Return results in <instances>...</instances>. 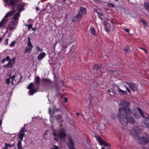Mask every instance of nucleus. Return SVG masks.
I'll use <instances>...</instances> for the list:
<instances>
[{
  "instance_id": "f257e3e1",
  "label": "nucleus",
  "mask_w": 149,
  "mask_h": 149,
  "mask_svg": "<svg viewBox=\"0 0 149 149\" xmlns=\"http://www.w3.org/2000/svg\"><path fill=\"white\" fill-rule=\"evenodd\" d=\"M130 103L128 101L124 100L121 101L119 106L123 107H120L119 109V112L120 113L118 114L117 117L119 121L123 125L126 126L128 123L134 124L135 123L134 119L131 116H128L131 115L132 111L129 108Z\"/></svg>"
},
{
  "instance_id": "f03ea898",
  "label": "nucleus",
  "mask_w": 149,
  "mask_h": 149,
  "mask_svg": "<svg viewBox=\"0 0 149 149\" xmlns=\"http://www.w3.org/2000/svg\"><path fill=\"white\" fill-rule=\"evenodd\" d=\"M53 135L55 136L54 140L57 142H59V139L61 140L64 138L66 136V131L63 128H61L60 130L59 133H56L55 131L53 133Z\"/></svg>"
},
{
  "instance_id": "7ed1b4c3",
  "label": "nucleus",
  "mask_w": 149,
  "mask_h": 149,
  "mask_svg": "<svg viewBox=\"0 0 149 149\" xmlns=\"http://www.w3.org/2000/svg\"><path fill=\"white\" fill-rule=\"evenodd\" d=\"M138 141L141 144L146 145L149 142V138L145 136H142L138 139Z\"/></svg>"
},
{
  "instance_id": "20e7f679",
  "label": "nucleus",
  "mask_w": 149,
  "mask_h": 149,
  "mask_svg": "<svg viewBox=\"0 0 149 149\" xmlns=\"http://www.w3.org/2000/svg\"><path fill=\"white\" fill-rule=\"evenodd\" d=\"M27 131L25 130V126L22 127L19 133L18 134V137L20 139V140L21 141H22L23 139V138L25 134L24 133L26 132Z\"/></svg>"
},
{
  "instance_id": "39448f33",
  "label": "nucleus",
  "mask_w": 149,
  "mask_h": 149,
  "mask_svg": "<svg viewBox=\"0 0 149 149\" xmlns=\"http://www.w3.org/2000/svg\"><path fill=\"white\" fill-rule=\"evenodd\" d=\"M15 58H12L10 60L8 61V62L6 65H4L3 67L4 68H11L13 67V65L15 63Z\"/></svg>"
},
{
  "instance_id": "423d86ee",
  "label": "nucleus",
  "mask_w": 149,
  "mask_h": 149,
  "mask_svg": "<svg viewBox=\"0 0 149 149\" xmlns=\"http://www.w3.org/2000/svg\"><path fill=\"white\" fill-rule=\"evenodd\" d=\"M126 83L128 84L130 88L133 91H136L137 90L138 86L134 82L130 83L127 82Z\"/></svg>"
},
{
  "instance_id": "0eeeda50",
  "label": "nucleus",
  "mask_w": 149,
  "mask_h": 149,
  "mask_svg": "<svg viewBox=\"0 0 149 149\" xmlns=\"http://www.w3.org/2000/svg\"><path fill=\"white\" fill-rule=\"evenodd\" d=\"M15 76L14 75H13V76L12 77V80H11V83L13 85H17L18 84L20 83V81L22 80V76L21 75H20V78L19 79H17V81H16V80H15V83H14L13 82V80L15 79Z\"/></svg>"
},
{
  "instance_id": "6e6552de",
  "label": "nucleus",
  "mask_w": 149,
  "mask_h": 149,
  "mask_svg": "<svg viewBox=\"0 0 149 149\" xmlns=\"http://www.w3.org/2000/svg\"><path fill=\"white\" fill-rule=\"evenodd\" d=\"M130 133L134 139H137L139 136V134L138 132L134 129L131 130Z\"/></svg>"
},
{
  "instance_id": "1a4fd4ad",
  "label": "nucleus",
  "mask_w": 149,
  "mask_h": 149,
  "mask_svg": "<svg viewBox=\"0 0 149 149\" xmlns=\"http://www.w3.org/2000/svg\"><path fill=\"white\" fill-rule=\"evenodd\" d=\"M68 140L69 143V149H76L74 146V143L72 139L70 138H69L68 139Z\"/></svg>"
},
{
  "instance_id": "9d476101",
  "label": "nucleus",
  "mask_w": 149,
  "mask_h": 149,
  "mask_svg": "<svg viewBox=\"0 0 149 149\" xmlns=\"http://www.w3.org/2000/svg\"><path fill=\"white\" fill-rule=\"evenodd\" d=\"M105 30L107 32L110 31L111 24L107 22H105L104 24Z\"/></svg>"
},
{
  "instance_id": "9b49d317",
  "label": "nucleus",
  "mask_w": 149,
  "mask_h": 149,
  "mask_svg": "<svg viewBox=\"0 0 149 149\" xmlns=\"http://www.w3.org/2000/svg\"><path fill=\"white\" fill-rule=\"evenodd\" d=\"M16 10L15 9L13 10L12 11L6 13L3 19H7L6 18L11 16L12 15L14 14Z\"/></svg>"
},
{
  "instance_id": "f8f14e48",
  "label": "nucleus",
  "mask_w": 149,
  "mask_h": 149,
  "mask_svg": "<svg viewBox=\"0 0 149 149\" xmlns=\"http://www.w3.org/2000/svg\"><path fill=\"white\" fill-rule=\"evenodd\" d=\"M40 77L38 76H37L34 79V82L36 85L38 86L40 85Z\"/></svg>"
},
{
  "instance_id": "ddd939ff",
  "label": "nucleus",
  "mask_w": 149,
  "mask_h": 149,
  "mask_svg": "<svg viewBox=\"0 0 149 149\" xmlns=\"http://www.w3.org/2000/svg\"><path fill=\"white\" fill-rule=\"evenodd\" d=\"M45 53L44 52H42L38 55L37 58L39 60H41L45 57Z\"/></svg>"
},
{
  "instance_id": "4468645a",
  "label": "nucleus",
  "mask_w": 149,
  "mask_h": 149,
  "mask_svg": "<svg viewBox=\"0 0 149 149\" xmlns=\"http://www.w3.org/2000/svg\"><path fill=\"white\" fill-rule=\"evenodd\" d=\"M23 5L21 4H19L17 7V10L20 13L23 10Z\"/></svg>"
},
{
  "instance_id": "2eb2a0df",
  "label": "nucleus",
  "mask_w": 149,
  "mask_h": 149,
  "mask_svg": "<svg viewBox=\"0 0 149 149\" xmlns=\"http://www.w3.org/2000/svg\"><path fill=\"white\" fill-rule=\"evenodd\" d=\"M101 65L100 64H95L94 65L93 69L96 71L99 70L101 67Z\"/></svg>"
},
{
  "instance_id": "dca6fc26",
  "label": "nucleus",
  "mask_w": 149,
  "mask_h": 149,
  "mask_svg": "<svg viewBox=\"0 0 149 149\" xmlns=\"http://www.w3.org/2000/svg\"><path fill=\"white\" fill-rule=\"evenodd\" d=\"M55 119L57 120L58 121H59L60 120H61L60 121V123H61L63 121V120L62 119V117L61 115L58 114L57 116H55Z\"/></svg>"
},
{
  "instance_id": "f3484780",
  "label": "nucleus",
  "mask_w": 149,
  "mask_h": 149,
  "mask_svg": "<svg viewBox=\"0 0 149 149\" xmlns=\"http://www.w3.org/2000/svg\"><path fill=\"white\" fill-rule=\"evenodd\" d=\"M90 30L93 35L95 36L97 35L95 28L93 26H90Z\"/></svg>"
},
{
  "instance_id": "a211bd4d",
  "label": "nucleus",
  "mask_w": 149,
  "mask_h": 149,
  "mask_svg": "<svg viewBox=\"0 0 149 149\" xmlns=\"http://www.w3.org/2000/svg\"><path fill=\"white\" fill-rule=\"evenodd\" d=\"M117 89L118 90L119 93L120 94H122L124 95H127V93L126 91H123L120 89L119 87H118Z\"/></svg>"
},
{
  "instance_id": "6ab92c4d",
  "label": "nucleus",
  "mask_w": 149,
  "mask_h": 149,
  "mask_svg": "<svg viewBox=\"0 0 149 149\" xmlns=\"http://www.w3.org/2000/svg\"><path fill=\"white\" fill-rule=\"evenodd\" d=\"M144 8L147 11L149 12V3L146 1L144 3Z\"/></svg>"
},
{
  "instance_id": "aec40b11",
  "label": "nucleus",
  "mask_w": 149,
  "mask_h": 149,
  "mask_svg": "<svg viewBox=\"0 0 149 149\" xmlns=\"http://www.w3.org/2000/svg\"><path fill=\"white\" fill-rule=\"evenodd\" d=\"M79 12L81 13V15L83 14H85L86 13V8L81 7L80 9V11Z\"/></svg>"
},
{
  "instance_id": "412c9836",
  "label": "nucleus",
  "mask_w": 149,
  "mask_h": 149,
  "mask_svg": "<svg viewBox=\"0 0 149 149\" xmlns=\"http://www.w3.org/2000/svg\"><path fill=\"white\" fill-rule=\"evenodd\" d=\"M20 13H18L15 14L13 17V19L14 20L18 21L20 16Z\"/></svg>"
},
{
  "instance_id": "4be33fe9",
  "label": "nucleus",
  "mask_w": 149,
  "mask_h": 149,
  "mask_svg": "<svg viewBox=\"0 0 149 149\" xmlns=\"http://www.w3.org/2000/svg\"><path fill=\"white\" fill-rule=\"evenodd\" d=\"M28 42L27 43V45L30 47L32 48L33 46L31 42L30 41V38L29 37H28Z\"/></svg>"
},
{
  "instance_id": "5701e85b",
  "label": "nucleus",
  "mask_w": 149,
  "mask_h": 149,
  "mask_svg": "<svg viewBox=\"0 0 149 149\" xmlns=\"http://www.w3.org/2000/svg\"><path fill=\"white\" fill-rule=\"evenodd\" d=\"M18 149H23L22 145V142L20 141H18L17 143Z\"/></svg>"
},
{
  "instance_id": "b1692460",
  "label": "nucleus",
  "mask_w": 149,
  "mask_h": 149,
  "mask_svg": "<svg viewBox=\"0 0 149 149\" xmlns=\"http://www.w3.org/2000/svg\"><path fill=\"white\" fill-rule=\"evenodd\" d=\"M123 50L124 52L126 53L127 52H131V50L128 46H127Z\"/></svg>"
},
{
  "instance_id": "393cba45",
  "label": "nucleus",
  "mask_w": 149,
  "mask_h": 149,
  "mask_svg": "<svg viewBox=\"0 0 149 149\" xmlns=\"http://www.w3.org/2000/svg\"><path fill=\"white\" fill-rule=\"evenodd\" d=\"M32 49V48H31L28 47H26L25 49V52H24V54H26L27 52L30 53L31 52Z\"/></svg>"
},
{
  "instance_id": "a878e982",
  "label": "nucleus",
  "mask_w": 149,
  "mask_h": 149,
  "mask_svg": "<svg viewBox=\"0 0 149 149\" xmlns=\"http://www.w3.org/2000/svg\"><path fill=\"white\" fill-rule=\"evenodd\" d=\"M137 109L139 112V113L142 116V117L143 118H144L145 116L144 115L143 112L142 111L141 109L138 107L137 108Z\"/></svg>"
},
{
  "instance_id": "bb28decb",
  "label": "nucleus",
  "mask_w": 149,
  "mask_h": 149,
  "mask_svg": "<svg viewBox=\"0 0 149 149\" xmlns=\"http://www.w3.org/2000/svg\"><path fill=\"white\" fill-rule=\"evenodd\" d=\"M36 90L34 88H32L29 91V93L30 95H32L34 93H36Z\"/></svg>"
},
{
  "instance_id": "cd10ccee",
  "label": "nucleus",
  "mask_w": 149,
  "mask_h": 149,
  "mask_svg": "<svg viewBox=\"0 0 149 149\" xmlns=\"http://www.w3.org/2000/svg\"><path fill=\"white\" fill-rule=\"evenodd\" d=\"M10 60V57L9 56H7L5 58L3 59L2 60L1 63H3L5 61H9Z\"/></svg>"
},
{
  "instance_id": "c85d7f7f",
  "label": "nucleus",
  "mask_w": 149,
  "mask_h": 149,
  "mask_svg": "<svg viewBox=\"0 0 149 149\" xmlns=\"http://www.w3.org/2000/svg\"><path fill=\"white\" fill-rule=\"evenodd\" d=\"M75 16L79 20L81 19V18L82 16V15L81 14V13L79 12H78L77 14Z\"/></svg>"
},
{
  "instance_id": "c756f323",
  "label": "nucleus",
  "mask_w": 149,
  "mask_h": 149,
  "mask_svg": "<svg viewBox=\"0 0 149 149\" xmlns=\"http://www.w3.org/2000/svg\"><path fill=\"white\" fill-rule=\"evenodd\" d=\"M140 21L143 23L144 25H145V26L147 25V24L146 21L143 18H140Z\"/></svg>"
},
{
  "instance_id": "7c9ffc66",
  "label": "nucleus",
  "mask_w": 149,
  "mask_h": 149,
  "mask_svg": "<svg viewBox=\"0 0 149 149\" xmlns=\"http://www.w3.org/2000/svg\"><path fill=\"white\" fill-rule=\"evenodd\" d=\"M96 13H97V14L98 16V17L100 19H103V18L102 17L103 16V14L101 13L98 12L97 10Z\"/></svg>"
},
{
  "instance_id": "2f4dec72",
  "label": "nucleus",
  "mask_w": 149,
  "mask_h": 149,
  "mask_svg": "<svg viewBox=\"0 0 149 149\" xmlns=\"http://www.w3.org/2000/svg\"><path fill=\"white\" fill-rule=\"evenodd\" d=\"M145 123L147 126H149V118H145Z\"/></svg>"
},
{
  "instance_id": "473e14b6",
  "label": "nucleus",
  "mask_w": 149,
  "mask_h": 149,
  "mask_svg": "<svg viewBox=\"0 0 149 149\" xmlns=\"http://www.w3.org/2000/svg\"><path fill=\"white\" fill-rule=\"evenodd\" d=\"M24 25L25 26H26L28 27V31H29L31 29L33 25V24H31L29 25H28V24H24Z\"/></svg>"
},
{
  "instance_id": "72a5a7b5",
  "label": "nucleus",
  "mask_w": 149,
  "mask_h": 149,
  "mask_svg": "<svg viewBox=\"0 0 149 149\" xmlns=\"http://www.w3.org/2000/svg\"><path fill=\"white\" fill-rule=\"evenodd\" d=\"M9 4L12 6H15L16 4V3L15 2V1H14V0H10V1Z\"/></svg>"
},
{
  "instance_id": "f704fd0d",
  "label": "nucleus",
  "mask_w": 149,
  "mask_h": 149,
  "mask_svg": "<svg viewBox=\"0 0 149 149\" xmlns=\"http://www.w3.org/2000/svg\"><path fill=\"white\" fill-rule=\"evenodd\" d=\"M13 20L11 21V23L13 26H16L17 24V21Z\"/></svg>"
},
{
  "instance_id": "c9c22d12",
  "label": "nucleus",
  "mask_w": 149,
  "mask_h": 149,
  "mask_svg": "<svg viewBox=\"0 0 149 149\" xmlns=\"http://www.w3.org/2000/svg\"><path fill=\"white\" fill-rule=\"evenodd\" d=\"M107 6L109 7H111L112 8H113L115 7V5L111 3H108Z\"/></svg>"
},
{
  "instance_id": "e433bc0d",
  "label": "nucleus",
  "mask_w": 149,
  "mask_h": 149,
  "mask_svg": "<svg viewBox=\"0 0 149 149\" xmlns=\"http://www.w3.org/2000/svg\"><path fill=\"white\" fill-rule=\"evenodd\" d=\"M36 48L37 50L38 51V52H41L43 51L42 49H40V47L38 46H37L36 47Z\"/></svg>"
},
{
  "instance_id": "4c0bfd02",
  "label": "nucleus",
  "mask_w": 149,
  "mask_h": 149,
  "mask_svg": "<svg viewBox=\"0 0 149 149\" xmlns=\"http://www.w3.org/2000/svg\"><path fill=\"white\" fill-rule=\"evenodd\" d=\"M100 143V144L102 146L104 145L105 143V141L102 140V139L100 141L98 142Z\"/></svg>"
},
{
  "instance_id": "58836bf2",
  "label": "nucleus",
  "mask_w": 149,
  "mask_h": 149,
  "mask_svg": "<svg viewBox=\"0 0 149 149\" xmlns=\"http://www.w3.org/2000/svg\"><path fill=\"white\" fill-rule=\"evenodd\" d=\"M33 84L32 83H31L30 84H29L27 87V88L28 89H31L32 88L33 86Z\"/></svg>"
},
{
  "instance_id": "ea45409f",
  "label": "nucleus",
  "mask_w": 149,
  "mask_h": 149,
  "mask_svg": "<svg viewBox=\"0 0 149 149\" xmlns=\"http://www.w3.org/2000/svg\"><path fill=\"white\" fill-rule=\"evenodd\" d=\"M15 41H13L10 44V47H13L15 44Z\"/></svg>"
},
{
  "instance_id": "a19ab883",
  "label": "nucleus",
  "mask_w": 149,
  "mask_h": 149,
  "mask_svg": "<svg viewBox=\"0 0 149 149\" xmlns=\"http://www.w3.org/2000/svg\"><path fill=\"white\" fill-rule=\"evenodd\" d=\"M77 20H79L76 16L74 17L72 19V21L74 22Z\"/></svg>"
},
{
  "instance_id": "79ce46f5",
  "label": "nucleus",
  "mask_w": 149,
  "mask_h": 149,
  "mask_svg": "<svg viewBox=\"0 0 149 149\" xmlns=\"http://www.w3.org/2000/svg\"><path fill=\"white\" fill-rule=\"evenodd\" d=\"M134 116L136 119H137L140 117V116L136 113H135L134 114Z\"/></svg>"
},
{
  "instance_id": "37998d69",
  "label": "nucleus",
  "mask_w": 149,
  "mask_h": 149,
  "mask_svg": "<svg viewBox=\"0 0 149 149\" xmlns=\"http://www.w3.org/2000/svg\"><path fill=\"white\" fill-rule=\"evenodd\" d=\"M10 78H8L6 79V83L7 84H9L10 83Z\"/></svg>"
},
{
  "instance_id": "c03bdc74",
  "label": "nucleus",
  "mask_w": 149,
  "mask_h": 149,
  "mask_svg": "<svg viewBox=\"0 0 149 149\" xmlns=\"http://www.w3.org/2000/svg\"><path fill=\"white\" fill-rule=\"evenodd\" d=\"M95 137L98 142L100 141L101 139V138L100 136H95Z\"/></svg>"
},
{
  "instance_id": "a18cd8bd",
  "label": "nucleus",
  "mask_w": 149,
  "mask_h": 149,
  "mask_svg": "<svg viewBox=\"0 0 149 149\" xmlns=\"http://www.w3.org/2000/svg\"><path fill=\"white\" fill-rule=\"evenodd\" d=\"M53 146L54 147V148H53V149H59V147L56 145H53Z\"/></svg>"
},
{
  "instance_id": "49530a36",
  "label": "nucleus",
  "mask_w": 149,
  "mask_h": 149,
  "mask_svg": "<svg viewBox=\"0 0 149 149\" xmlns=\"http://www.w3.org/2000/svg\"><path fill=\"white\" fill-rule=\"evenodd\" d=\"M104 146H105L108 147H110V144L109 143H107L106 142H105V143L104 144Z\"/></svg>"
},
{
  "instance_id": "de8ad7c7",
  "label": "nucleus",
  "mask_w": 149,
  "mask_h": 149,
  "mask_svg": "<svg viewBox=\"0 0 149 149\" xmlns=\"http://www.w3.org/2000/svg\"><path fill=\"white\" fill-rule=\"evenodd\" d=\"M62 47H63V48H67L68 46V45H64V44H62Z\"/></svg>"
},
{
  "instance_id": "09e8293b",
  "label": "nucleus",
  "mask_w": 149,
  "mask_h": 149,
  "mask_svg": "<svg viewBox=\"0 0 149 149\" xmlns=\"http://www.w3.org/2000/svg\"><path fill=\"white\" fill-rule=\"evenodd\" d=\"M53 74L54 75V78L55 79V80H56L58 79V77L54 73H53Z\"/></svg>"
},
{
  "instance_id": "8fccbe9b",
  "label": "nucleus",
  "mask_w": 149,
  "mask_h": 149,
  "mask_svg": "<svg viewBox=\"0 0 149 149\" xmlns=\"http://www.w3.org/2000/svg\"><path fill=\"white\" fill-rule=\"evenodd\" d=\"M8 32V29H7L6 31L5 32V33H4V34L3 35V36H2V37L3 38H4V37L6 35L7 33Z\"/></svg>"
},
{
  "instance_id": "3c124183",
  "label": "nucleus",
  "mask_w": 149,
  "mask_h": 149,
  "mask_svg": "<svg viewBox=\"0 0 149 149\" xmlns=\"http://www.w3.org/2000/svg\"><path fill=\"white\" fill-rule=\"evenodd\" d=\"M111 117L112 118L114 119L116 118V116L115 114H112L111 115Z\"/></svg>"
},
{
  "instance_id": "603ef678",
  "label": "nucleus",
  "mask_w": 149,
  "mask_h": 149,
  "mask_svg": "<svg viewBox=\"0 0 149 149\" xmlns=\"http://www.w3.org/2000/svg\"><path fill=\"white\" fill-rule=\"evenodd\" d=\"M125 86V87L126 88V89L127 90V91L129 93H130L131 92L130 90L126 86Z\"/></svg>"
},
{
  "instance_id": "864d4df0",
  "label": "nucleus",
  "mask_w": 149,
  "mask_h": 149,
  "mask_svg": "<svg viewBox=\"0 0 149 149\" xmlns=\"http://www.w3.org/2000/svg\"><path fill=\"white\" fill-rule=\"evenodd\" d=\"M75 48V46L74 45H73L71 47V50H74Z\"/></svg>"
},
{
  "instance_id": "5fc2aeb1",
  "label": "nucleus",
  "mask_w": 149,
  "mask_h": 149,
  "mask_svg": "<svg viewBox=\"0 0 149 149\" xmlns=\"http://www.w3.org/2000/svg\"><path fill=\"white\" fill-rule=\"evenodd\" d=\"M15 29V27H13V26H11V27H10L9 29L10 30H12L14 29Z\"/></svg>"
},
{
  "instance_id": "6e6d98bb",
  "label": "nucleus",
  "mask_w": 149,
  "mask_h": 149,
  "mask_svg": "<svg viewBox=\"0 0 149 149\" xmlns=\"http://www.w3.org/2000/svg\"><path fill=\"white\" fill-rule=\"evenodd\" d=\"M140 48L144 51L146 53H147V51L145 49L142 47H140Z\"/></svg>"
},
{
  "instance_id": "4d7b16f0",
  "label": "nucleus",
  "mask_w": 149,
  "mask_h": 149,
  "mask_svg": "<svg viewBox=\"0 0 149 149\" xmlns=\"http://www.w3.org/2000/svg\"><path fill=\"white\" fill-rule=\"evenodd\" d=\"M8 39H7L6 40V45H8Z\"/></svg>"
},
{
  "instance_id": "13d9d810",
  "label": "nucleus",
  "mask_w": 149,
  "mask_h": 149,
  "mask_svg": "<svg viewBox=\"0 0 149 149\" xmlns=\"http://www.w3.org/2000/svg\"><path fill=\"white\" fill-rule=\"evenodd\" d=\"M124 30L127 33H128L129 32V30L128 29H124Z\"/></svg>"
},
{
  "instance_id": "bf43d9fd",
  "label": "nucleus",
  "mask_w": 149,
  "mask_h": 149,
  "mask_svg": "<svg viewBox=\"0 0 149 149\" xmlns=\"http://www.w3.org/2000/svg\"><path fill=\"white\" fill-rule=\"evenodd\" d=\"M93 99V97L91 96L88 98V100H89L91 101Z\"/></svg>"
},
{
  "instance_id": "052dcab7",
  "label": "nucleus",
  "mask_w": 149,
  "mask_h": 149,
  "mask_svg": "<svg viewBox=\"0 0 149 149\" xmlns=\"http://www.w3.org/2000/svg\"><path fill=\"white\" fill-rule=\"evenodd\" d=\"M32 29V30L33 31H36V28H34V27H33V28H31Z\"/></svg>"
},
{
  "instance_id": "680f3d73",
  "label": "nucleus",
  "mask_w": 149,
  "mask_h": 149,
  "mask_svg": "<svg viewBox=\"0 0 149 149\" xmlns=\"http://www.w3.org/2000/svg\"><path fill=\"white\" fill-rule=\"evenodd\" d=\"M68 101V99L67 98H65V102H67Z\"/></svg>"
},
{
  "instance_id": "e2e57ef3",
  "label": "nucleus",
  "mask_w": 149,
  "mask_h": 149,
  "mask_svg": "<svg viewBox=\"0 0 149 149\" xmlns=\"http://www.w3.org/2000/svg\"><path fill=\"white\" fill-rule=\"evenodd\" d=\"M14 1H15V2L16 3L19 1V0H14Z\"/></svg>"
},
{
  "instance_id": "0e129e2a",
  "label": "nucleus",
  "mask_w": 149,
  "mask_h": 149,
  "mask_svg": "<svg viewBox=\"0 0 149 149\" xmlns=\"http://www.w3.org/2000/svg\"><path fill=\"white\" fill-rule=\"evenodd\" d=\"M11 33H9L8 34V37H9L10 36H11Z\"/></svg>"
},
{
  "instance_id": "69168bd1",
  "label": "nucleus",
  "mask_w": 149,
  "mask_h": 149,
  "mask_svg": "<svg viewBox=\"0 0 149 149\" xmlns=\"http://www.w3.org/2000/svg\"><path fill=\"white\" fill-rule=\"evenodd\" d=\"M112 92H113V94H114V95H116V94H117V93H116V92L115 91H112Z\"/></svg>"
},
{
  "instance_id": "338daca9",
  "label": "nucleus",
  "mask_w": 149,
  "mask_h": 149,
  "mask_svg": "<svg viewBox=\"0 0 149 149\" xmlns=\"http://www.w3.org/2000/svg\"><path fill=\"white\" fill-rule=\"evenodd\" d=\"M55 111H59V109H55Z\"/></svg>"
},
{
  "instance_id": "774afa93",
  "label": "nucleus",
  "mask_w": 149,
  "mask_h": 149,
  "mask_svg": "<svg viewBox=\"0 0 149 149\" xmlns=\"http://www.w3.org/2000/svg\"><path fill=\"white\" fill-rule=\"evenodd\" d=\"M36 10H39V8L38 7H37V8H36Z\"/></svg>"
}]
</instances>
